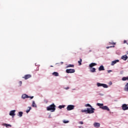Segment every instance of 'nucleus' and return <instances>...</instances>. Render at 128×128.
<instances>
[{"label":"nucleus","instance_id":"nucleus-1","mask_svg":"<svg viewBox=\"0 0 128 128\" xmlns=\"http://www.w3.org/2000/svg\"><path fill=\"white\" fill-rule=\"evenodd\" d=\"M96 104L98 106H100V108H102V110L110 112V108H108V106H104V104L98 103Z\"/></svg>","mask_w":128,"mask_h":128},{"label":"nucleus","instance_id":"nucleus-2","mask_svg":"<svg viewBox=\"0 0 128 128\" xmlns=\"http://www.w3.org/2000/svg\"><path fill=\"white\" fill-rule=\"evenodd\" d=\"M47 110H51V112H54L56 110V105L54 104H52L46 108Z\"/></svg>","mask_w":128,"mask_h":128},{"label":"nucleus","instance_id":"nucleus-3","mask_svg":"<svg viewBox=\"0 0 128 128\" xmlns=\"http://www.w3.org/2000/svg\"><path fill=\"white\" fill-rule=\"evenodd\" d=\"M94 108H92V106L90 108H87L86 114H94Z\"/></svg>","mask_w":128,"mask_h":128},{"label":"nucleus","instance_id":"nucleus-4","mask_svg":"<svg viewBox=\"0 0 128 128\" xmlns=\"http://www.w3.org/2000/svg\"><path fill=\"white\" fill-rule=\"evenodd\" d=\"M98 86H102L104 88H108V86L106 85V84H100V83H97Z\"/></svg>","mask_w":128,"mask_h":128},{"label":"nucleus","instance_id":"nucleus-5","mask_svg":"<svg viewBox=\"0 0 128 128\" xmlns=\"http://www.w3.org/2000/svg\"><path fill=\"white\" fill-rule=\"evenodd\" d=\"M74 105H68L66 110H74Z\"/></svg>","mask_w":128,"mask_h":128},{"label":"nucleus","instance_id":"nucleus-6","mask_svg":"<svg viewBox=\"0 0 128 128\" xmlns=\"http://www.w3.org/2000/svg\"><path fill=\"white\" fill-rule=\"evenodd\" d=\"M76 72V70H74V69H67L66 70V72L67 74H74V72Z\"/></svg>","mask_w":128,"mask_h":128},{"label":"nucleus","instance_id":"nucleus-7","mask_svg":"<svg viewBox=\"0 0 128 128\" xmlns=\"http://www.w3.org/2000/svg\"><path fill=\"white\" fill-rule=\"evenodd\" d=\"M122 110H128V105L126 104H122Z\"/></svg>","mask_w":128,"mask_h":128},{"label":"nucleus","instance_id":"nucleus-8","mask_svg":"<svg viewBox=\"0 0 128 128\" xmlns=\"http://www.w3.org/2000/svg\"><path fill=\"white\" fill-rule=\"evenodd\" d=\"M32 78V75L30 74H26L22 77V78H24V80H28V78Z\"/></svg>","mask_w":128,"mask_h":128},{"label":"nucleus","instance_id":"nucleus-9","mask_svg":"<svg viewBox=\"0 0 128 128\" xmlns=\"http://www.w3.org/2000/svg\"><path fill=\"white\" fill-rule=\"evenodd\" d=\"M14 112H16V110H11L10 112V116H16Z\"/></svg>","mask_w":128,"mask_h":128},{"label":"nucleus","instance_id":"nucleus-10","mask_svg":"<svg viewBox=\"0 0 128 128\" xmlns=\"http://www.w3.org/2000/svg\"><path fill=\"white\" fill-rule=\"evenodd\" d=\"M94 126L95 128H98L100 126V124L98 122H94Z\"/></svg>","mask_w":128,"mask_h":128},{"label":"nucleus","instance_id":"nucleus-11","mask_svg":"<svg viewBox=\"0 0 128 128\" xmlns=\"http://www.w3.org/2000/svg\"><path fill=\"white\" fill-rule=\"evenodd\" d=\"M121 58L122 60H128V56L124 55L122 56Z\"/></svg>","mask_w":128,"mask_h":128},{"label":"nucleus","instance_id":"nucleus-12","mask_svg":"<svg viewBox=\"0 0 128 128\" xmlns=\"http://www.w3.org/2000/svg\"><path fill=\"white\" fill-rule=\"evenodd\" d=\"M120 62V60H118L112 61V62L111 66H114V64H116V62Z\"/></svg>","mask_w":128,"mask_h":128},{"label":"nucleus","instance_id":"nucleus-13","mask_svg":"<svg viewBox=\"0 0 128 128\" xmlns=\"http://www.w3.org/2000/svg\"><path fill=\"white\" fill-rule=\"evenodd\" d=\"M22 98L24 100L25 98H28V96L26 94H24L22 96Z\"/></svg>","mask_w":128,"mask_h":128},{"label":"nucleus","instance_id":"nucleus-14","mask_svg":"<svg viewBox=\"0 0 128 128\" xmlns=\"http://www.w3.org/2000/svg\"><path fill=\"white\" fill-rule=\"evenodd\" d=\"M98 70H104V66H100V68H98Z\"/></svg>","mask_w":128,"mask_h":128},{"label":"nucleus","instance_id":"nucleus-15","mask_svg":"<svg viewBox=\"0 0 128 128\" xmlns=\"http://www.w3.org/2000/svg\"><path fill=\"white\" fill-rule=\"evenodd\" d=\"M124 90H125V92H128V83H127L125 85V87L124 88Z\"/></svg>","mask_w":128,"mask_h":128},{"label":"nucleus","instance_id":"nucleus-16","mask_svg":"<svg viewBox=\"0 0 128 128\" xmlns=\"http://www.w3.org/2000/svg\"><path fill=\"white\" fill-rule=\"evenodd\" d=\"M52 74V76H59L58 72H54Z\"/></svg>","mask_w":128,"mask_h":128},{"label":"nucleus","instance_id":"nucleus-17","mask_svg":"<svg viewBox=\"0 0 128 128\" xmlns=\"http://www.w3.org/2000/svg\"><path fill=\"white\" fill-rule=\"evenodd\" d=\"M96 66V64L91 63L90 64L89 66H90V68H92L93 66Z\"/></svg>","mask_w":128,"mask_h":128},{"label":"nucleus","instance_id":"nucleus-18","mask_svg":"<svg viewBox=\"0 0 128 128\" xmlns=\"http://www.w3.org/2000/svg\"><path fill=\"white\" fill-rule=\"evenodd\" d=\"M3 126H6V128H8V126L10 128H12V126L10 124H3Z\"/></svg>","mask_w":128,"mask_h":128},{"label":"nucleus","instance_id":"nucleus-19","mask_svg":"<svg viewBox=\"0 0 128 128\" xmlns=\"http://www.w3.org/2000/svg\"><path fill=\"white\" fill-rule=\"evenodd\" d=\"M96 68H91L90 70V72H96Z\"/></svg>","mask_w":128,"mask_h":128},{"label":"nucleus","instance_id":"nucleus-20","mask_svg":"<svg viewBox=\"0 0 128 128\" xmlns=\"http://www.w3.org/2000/svg\"><path fill=\"white\" fill-rule=\"evenodd\" d=\"M32 108H36V104L34 101H32Z\"/></svg>","mask_w":128,"mask_h":128},{"label":"nucleus","instance_id":"nucleus-21","mask_svg":"<svg viewBox=\"0 0 128 128\" xmlns=\"http://www.w3.org/2000/svg\"><path fill=\"white\" fill-rule=\"evenodd\" d=\"M22 114H23L22 112H18V116H19L20 118H22Z\"/></svg>","mask_w":128,"mask_h":128},{"label":"nucleus","instance_id":"nucleus-22","mask_svg":"<svg viewBox=\"0 0 128 128\" xmlns=\"http://www.w3.org/2000/svg\"><path fill=\"white\" fill-rule=\"evenodd\" d=\"M65 106L64 105H60L58 106V108L60 110H62V108H64Z\"/></svg>","mask_w":128,"mask_h":128},{"label":"nucleus","instance_id":"nucleus-23","mask_svg":"<svg viewBox=\"0 0 128 128\" xmlns=\"http://www.w3.org/2000/svg\"><path fill=\"white\" fill-rule=\"evenodd\" d=\"M74 64H68L66 68H74Z\"/></svg>","mask_w":128,"mask_h":128},{"label":"nucleus","instance_id":"nucleus-24","mask_svg":"<svg viewBox=\"0 0 128 128\" xmlns=\"http://www.w3.org/2000/svg\"><path fill=\"white\" fill-rule=\"evenodd\" d=\"M82 58H80V60L78 61L79 66H82Z\"/></svg>","mask_w":128,"mask_h":128},{"label":"nucleus","instance_id":"nucleus-25","mask_svg":"<svg viewBox=\"0 0 128 128\" xmlns=\"http://www.w3.org/2000/svg\"><path fill=\"white\" fill-rule=\"evenodd\" d=\"M28 110H27L26 111V112L27 114H28V112H30V110H32V107H28Z\"/></svg>","mask_w":128,"mask_h":128},{"label":"nucleus","instance_id":"nucleus-26","mask_svg":"<svg viewBox=\"0 0 128 128\" xmlns=\"http://www.w3.org/2000/svg\"><path fill=\"white\" fill-rule=\"evenodd\" d=\"M128 77H123L122 78V80H124V81L126 80H128Z\"/></svg>","mask_w":128,"mask_h":128},{"label":"nucleus","instance_id":"nucleus-27","mask_svg":"<svg viewBox=\"0 0 128 128\" xmlns=\"http://www.w3.org/2000/svg\"><path fill=\"white\" fill-rule=\"evenodd\" d=\"M82 112H86H86H88V109L87 110H82Z\"/></svg>","mask_w":128,"mask_h":128},{"label":"nucleus","instance_id":"nucleus-28","mask_svg":"<svg viewBox=\"0 0 128 128\" xmlns=\"http://www.w3.org/2000/svg\"><path fill=\"white\" fill-rule=\"evenodd\" d=\"M85 106H89L90 108H92V106H90V104H86L85 105Z\"/></svg>","mask_w":128,"mask_h":128},{"label":"nucleus","instance_id":"nucleus-29","mask_svg":"<svg viewBox=\"0 0 128 128\" xmlns=\"http://www.w3.org/2000/svg\"><path fill=\"white\" fill-rule=\"evenodd\" d=\"M68 120H67V121H66V120H64L63 121V122L64 123V124H68Z\"/></svg>","mask_w":128,"mask_h":128},{"label":"nucleus","instance_id":"nucleus-30","mask_svg":"<svg viewBox=\"0 0 128 128\" xmlns=\"http://www.w3.org/2000/svg\"><path fill=\"white\" fill-rule=\"evenodd\" d=\"M28 98H30V100H32V98H34V96H28Z\"/></svg>","mask_w":128,"mask_h":128},{"label":"nucleus","instance_id":"nucleus-31","mask_svg":"<svg viewBox=\"0 0 128 128\" xmlns=\"http://www.w3.org/2000/svg\"><path fill=\"white\" fill-rule=\"evenodd\" d=\"M79 124H84V122H82V121H80L79 122Z\"/></svg>","mask_w":128,"mask_h":128},{"label":"nucleus","instance_id":"nucleus-32","mask_svg":"<svg viewBox=\"0 0 128 128\" xmlns=\"http://www.w3.org/2000/svg\"><path fill=\"white\" fill-rule=\"evenodd\" d=\"M19 84H20V86H22V81H20V82H19Z\"/></svg>","mask_w":128,"mask_h":128},{"label":"nucleus","instance_id":"nucleus-33","mask_svg":"<svg viewBox=\"0 0 128 128\" xmlns=\"http://www.w3.org/2000/svg\"><path fill=\"white\" fill-rule=\"evenodd\" d=\"M112 72V70H108V74H110V72Z\"/></svg>","mask_w":128,"mask_h":128},{"label":"nucleus","instance_id":"nucleus-34","mask_svg":"<svg viewBox=\"0 0 128 128\" xmlns=\"http://www.w3.org/2000/svg\"><path fill=\"white\" fill-rule=\"evenodd\" d=\"M44 102H46V104H48V100H44Z\"/></svg>","mask_w":128,"mask_h":128},{"label":"nucleus","instance_id":"nucleus-35","mask_svg":"<svg viewBox=\"0 0 128 128\" xmlns=\"http://www.w3.org/2000/svg\"><path fill=\"white\" fill-rule=\"evenodd\" d=\"M110 44H116V43H114V42H110Z\"/></svg>","mask_w":128,"mask_h":128},{"label":"nucleus","instance_id":"nucleus-36","mask_svg":"<svg viewBox=\"0 0 128 128\" xmlns=\"http://www.w3.org/2000/svg\"><path fill=\"white\" fill-rule=\"evenodd\" d=\"M112 48V46H110V47L108 46V47H106V48Z\"/></svg>","mask_w":128,"mask_h":128},{"label":"nucleus","instance_id":"nucleus-37","mask_svg":"<svg viewBox=\"0 0 128 128\" xmlns=\"http://www.w3.org/2000/svg\"><path fill=\"white\" fill-rule=\"evenodd\" d=\"M68 88H70L69 87H67V88H65V90H68Z\"/></svg>","mask_w":128,"mask_h":128},{"label":"nucleus","instance_id":"nucleus-38","mask_svg":"<svg viewBox=\"0 0 128 128\" xmlns=\"http://www.w3.org/2000/svg\"><path fill=\"white\" fill-rule=\"evenodd\" d=\"M50 68H54V66H50Z\"/></svg>","mask_w":128,"mask_h":128},{"label":"nucleus","instance_id":"nucleus-39","mask_svg":"<svg viewBox=\"0 0 128 128\" xmlns=\"http://www.w3.org/2000/svg\"><path fill=\"white\" fill-rule=\"evenodd\" d=\"M126 54H128V51H127V52H126Z\"/></svg>","mask_w":128,"mask_h":128},{"label":"nucleus","instance_id":"nucleus-40","mask_svg":"<svg viewBox=\"0 0 128 128\" xmlns=\"http://www.w3.org/2000/svg\"><path fill=\"white\" fill-rule=\"evenodd\" d=\"M61 64H64V62H62Z\"/></svg>","mask_w":128,"mask_h":128},{"label":"nucleus","instance_id":"nucleus-41","mask_svg":"<svg viewBox=\"0 0 128 128\" xmlns=\"http://www.w3.org/2000/svg\"><path fill=\"white\" fill-rule=\"evenodd\" d=\"M79 128H82V127H81V126H79Z\"/></svg>","mask_w":128,"mask_h":128},{"label":"nucleus","instance_id":"nucleus-42","mask_svg":"<svg viewBox=\"0 0 128 128\" xmlns=\"http://www.w3.org/2000/svg\"><path fill=\"white\" fill-rule=\"evenodd\" d=\"M113 48H114V46H113Z\"/></svg>","mask_w":128,"mask_h":128},{"label":"nucleus","instance_id":"nucleus-43","mask_svg":"<svg viewBox=\"0 0 128 128\" xmlns=\"http://www.w3.org/2000/svg\"><path fill=\"white\" fill-rule=\"evenodd\" d=\"M90 52H92V50H90Z\"/></svg>","mask_w":128,"mask_h":128}]
</instances>
